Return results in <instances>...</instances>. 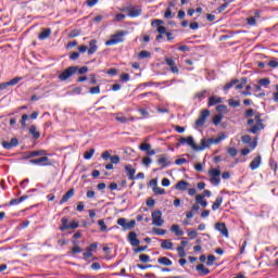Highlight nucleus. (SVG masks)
Listing matches in <instances>:
<instances>
[{
    "label": "nucleus",
    "instance_id": "f257e3e1",
    "mask_svg": "<svg viewBox=\"0 0 278 278\" xmlns=\"http://www.w3.org/2000/svg\"><path fill=\"white\" fill-rule=\"evenodd\" d=\"M245 118H248L247 125L250 127L248 129L249 134H257V131H262L264 127V119H262V113L256 112L253 109H248L244 113Z\"/></svg>",
    "mask_w": 278,
    "mask_h": 278
},
{
    "label": "nucleus",
    "instance_id": "f03ea898",
    "mask_svg": "<svg viewBox=\"0 0 278 278\" xmlns=\"http://www.w3.org/2000/svg\"><path fill=\"white\" fill-rule=\"evenodd\" d=\"M222 140H225V135L218 136L217 138H210V139H202L201 144L197 146L194 143V138L187 137V138H180L179 144H188L193 149V151H203L204 149H207V147H212V144H218L222 142Z\"/></svg>",
    "mask_w": 278,
    "mask_h": 278
},
{
    "label": "nucleus",
    "instance_id": "7ed1b4c3",
    "mask_svg": "<svg viewBox=\"0 0 278 278\" xmlns=\"http://www.w3.org/2000/svg\"><path fill=\"white\" fill-rule=\"evenodd\" d=\"M129 31L127 30H118L115 35H112L110 40L105 42L106 47H112L113 45H118L121 42H125V36H127Z\"/></svg>",
    "mask_w": 278,
    "mask_h": 278
},
{
    "label": "nucleus",
    "instance_id": "20e7f679",
    "mask_svg": "<svg viewBox=\"0 0 278 278\" xmlns=\"http://www.w3.org/2000/svg\"><path fill=\"white\" fill-rule=\"evenodd\" d=\"M77 71H79V66L77 65L67 67L59 75L60 81H66V79H71V77H73Z\"/></svg>",
    "mask_w": 278,
    "mask_h": 278
},
{
    "label": "nucleus",
    "instance_id": "39448f33",
    "mask_svg": "<svg viewBox=\"0 0 278 278\" xmlns=\"http://www.w3.org/2000/svg\"><path fill=\"white\" fill-rule=\"evenodd\" d=\"M117 225H119L124 231H129L136 227V219L127 222V218L121 217L117 219Z\"/></svg>",
    "mask_w": 278,
    "mask_h": 278
},
{
    "label": "nucleus",
    "instance_id": "423d86ee",
    "mask_svg": "<svg viewBox=\"0 0 278 278\" xmlns=\"http://www.w3.org/2000/svg\"><path fill=\"white\" fill-rule=\"evenodd\" d=\"M210 181L213 186H220V169L218 168H211L208 170Z\"/></svg>",
    "mask_w": 278,
    "mask_h": 278
},
{
    "label": "nucleus",
    "instance_id": "0eeeda50",
    "mask_svg": "<svg viewBox=\"0 0 278 278\" xmlns=\"http://www.w3.org/2000/svg\"><path fill=\"white\" fill-rule=\"evenodd\" d=\"M29 164H35L36 166H53V162L47 155L40 156L39 159H31Z\"/></svg>",
    "mask_w": 278,
    "mask_h": 278
},
{
    "label": "nucleus",
    "instance_id": "6e6552de",
    "mask_svg": "<svg viewBox=\"0 0 278 278\" xmlns=\"http://www.w3.org/2000/svg\"><path fill=\"white\" fill-rule=\"evenodd\" d=\"M152 225H155V227H162V225H164V219H162V211L152 212Z\"/></svg>",
    "mask_w": 278,
    "mask_h": 278
},
{
    "label": "nucleus",
    "instance_id": "1a4fd4ad",
    "mask_svg": "<svg viewBox=\"0 0 278 278\" xmlns=\"http://www.w3.org/2000/svg\"><path fill=\"white\" fill-rule=\"evenodd\" d=\"M208 116H210V110H203L200 113L199 118L195 121L197 127H203V125H205V121H207Z\"/></svg>",
    "mask_w": 278,
    "mask_h": 278
},
{
    "label": "nucleus",
    "instance_id": "9d476101",
    "mask_svg": "<svg viewBox=\"0 0 278 278\" xmlns=\"http://www.w3.org/2000/svg\"><path fill=\"white\" fill-rule=\"evenodd\" d=\"M151 25L153 27H156V31L159 34H166V28L164 26H162V25H164V21H162V20H153L151 22Z\"/></svg>",
    "mask_w": 278,
    "mask_h": 278
},
{
    "label": "nucleus",
    "instance_id": "9b49d317",
    "mask_svg": "<svg viewBox=\"0 0 278 278\" xmlns=\"http://www.w3.org/2000/svg\"><path fill=\"white\" fill-rule=\"evenodd\" d=\"M165 64L169 66L172 73L176 75L179 73V67H177L173 58H165Z\"/></svg>",
    "mask_w": 278,
    "mask_h": 278
},
{
    "label": "nucleus",
    "instance_id": "f8f14e48",
    "mask_svg": "<svg viewBox=\"0 0 278 278\" xmlns=\"http://www.w3.org/2000/svg\"><path fill=\"white\" fill-rule=\"evenodd\" d=\"M3 149L10 151V149H14V147H18V139L12 138L11 141H2Z\"/></svg>",
    "mask_w": 278,
    "mask_h": 278
},
{
    "label": "nucleus",
    "instance_id": "ddd939ff",
    "mask_svg": "<svg viewBox=\"0 0 278 278\" xmlns=\"http://www.w3.org/2000/svg\"><path fill=\"white\" fill-rule=\"evenodd\" d=\"M128 242H130L131 247H140L138 235L134 231L128 233Z\"/></svg>",
    "mask_w": 278,
    "mask_h": 278
},
{
    "label": "nucleus",
    "instance_id": "4468645a",
    "mask_svg": "<svg viewBox=\"0 0 278 278\" xmlns=\"http://www.w3.org/2000/svg\"><path fill=\"white\" fill-rule=\"evenodd\" d=\"M215 229H217V231H219L222 236L229 238V230H227V226L225 225V223H217L215 225Z\"/></svg>",
    "mask_w": 278,
    "mask_h": 278
},
{
    "label": "nucleus",
    "instance_id": "2eb2a0df",
    "mask_svg": "<svg viewBox=\"0 0 278 278\" xmlns=\"http://www.w3.org/2000/svg\"><path fill=\"white\" fill-rule=\"evenodd\" d=\"M114 117H115V121H117V123H122L123 125H125L126 123H129V121H134V117H127L123 115V113H115Z\"/></svg>",
    "mask_w": 278,
    "mask_h": 278
},
{
    "label": "nucleus",
    "instance_id": "dca6fc26",
    "mask_svg": "<svg viewBox=\"0 0 278 278\" xmlns=\"http://www.w3.org/2000/svg\"><path fill=\"white\" fill-rule=\"evenodd\" d=\"M125 170L128 179L134 181V179H136V168H132V166L128 164L125 166Z\"/></svg>",
    "mask_w": 278,
    "mask_h": 278
},
{
    "label": "nucleus",
    "instance_id": "f3484780",
    "mask_svg": "<svg viewBox=\"0 0 278 278\" xmlns=\"http://www.w3.org/2000/svg\"><path fill=\"white\" fill-rule=\"evenodd\" d=\"M262 166V156L257 155L256 157H254L252 160V162L250 163V168L251 170H257V168Z\"/></svg>",
    "mask_w": 278,
    "mask_h": 278
},
{
    "label": "nucleus",
    "instance_id": "a211bd4d",
    "mask_svg": "<svg viewBox=\"0 0 278 278\" xmlns=\"http://www.w3.org/2000/svg\"><path fill=\"white\" fill-rule=\"evenodd\" d=\"M72 197H75V189H70L60 200V205H63V203H66Z\"/></svg>",
    "mask_w": 278,
    "mask_h": 278
},
{
    "label": "nucleus",
    "instance_id": "6ab92c4d",
    "mask_svg": "<svg viewBox=\"0 0 278 278\" xmlns=\"http://www.w3.org/2000/svg\"><path fill=\"white\" fill-rule=\"evenodd\" d=\"M188 186H190V184L186 180H180L175 185L176 190H180L181 192H186V190H188Z\"/></svg>",
    "mask_w": 278,
    "mask_h": 278
},
{
    "label": "nucleus",
    "instance_id": "aec40b11",
    "mask_svg": "<svg viewBox=\"0 0 278 278\" xmlns=\"http://www.w3.org/2000/svg\"><path fill=\"white\" fill-rule=\"evenodd\" d=\"M51 36V28H41V33L39 34V40H47Z\"/></svg>",
    "mask_w": 278,
    "mask_h": 278
},
{
    "label": "nucleus",
    "instance_id": "412c9836",
    "mask_svg": "<svg viewBox=\"0 0 278 278\" xmlns=\"http://www.w3.org/2000/svg\"><path fill=\"white\" fill-rule=\"evenodd\" d=\"M97 49H99V47H97V40H94V39L90 40L88 55H92V54L97 53Z\"/></svg>",
    "mask_w": 278,
    "mask_h": 278
},
{
    "label": "nucleus",
    "instance_id": "4be33fe9",
    "mask_svg": "<svg viewBox=\"0 0 278 278\" xmlns=\"http://www.w3.org/2000/svg\"><path fill=\"white\" fill-rule=\"evenodd\" d=\"M173 247H174V243L169 239L162 240L161 242V249L170 251L173 250Z\"/></svg>",
    "mask_w": 278,
    "mask_h": 278
},
{
    "label": "nucleus",
    "instance_id": "5701e85b",
    "mask_svg": "<svg viewBox=\"0 0 278 278\" xmlns=\"http://www.w3.org/2000/svg\"><path fill=\"white\" fill-rule=\"evenodd\" d=\"M159 264L162 266H173V261L166 256H162L157 258Z\"/></svg>",
    "mask_w": 278,
    "mask_h": 278
},
{
    "label": "nucleus",
    "instance_id": "b1692460",
    "mask_svg": "<svg viewBox=\"0 0 278 278\" xmlns=\"http://www.w3.org/2000/svg\"><path fill=\"white\" fill-rule=\"evenodd\" d=\"M29 134L33 135V138L35 140H38V138H40V131H38V128L36 127V125L30 126Z\"/></svg>",
    "mask_w": 278,
    "mask_h": 278
},
{
    "label": "nucleus",
    "instance_id": "393cba45",
    "mask_svg": "<svg viewBox=\"0 0 278 278\" xmlns=\"http://www.w3.org/2000/svg\"><path fill=\"white\" fill-rule=\"evenodd\" d=\"M220 205H223V197L218 195L212 205V211L216 212V210H218Z\"/></svg>",
    "mask_w": 278,
    "mask_h": 278
},
{
    "label": "nucleus",
    "instance_id": "a878e982",
    "mask_svg": "<svg viewBox=\"0 0 278 278\" xmlns=\"http://www.w3.org/2000/svg\"><path fill=\"white\" fill-rule=\"evenodd\" d=\"M195 269L198 273H200V275H210V269H207L203 264L197 265Z\"/></svg>",
    "mask_w": 278,
    "mask_h": 278
},
{
    "label": "nucleus",
    "instance_id": "bb28decb",
    "mask_svg": "<svg viewBox=\"0 0 278 278\" xmlns=\"http://www.w3.org/2000/svg\"><path fill=\"white\" fill-rule=\"evenodd\" d=\"M170 231H173L176 236H184V230H181V228L177 224H174L172 226Z\"/></svg>",
    "mask_w": 278,
    "mask_h": 278
},
{
    "label": "nucleus",
    "instance_id": "cd10ccee",
    "mask_svg": "<svg viewBox=\"0 0 278 278\" xmlns=\"http://www.w3.org/2000/svg\"><path fill=\"white\" fill-rule=\"evenodd\" d=\"M142 14V10L132 8L129 10L128 16H131L132 18L136 16H140Z\"/></svg>",
    "mask_w": 278,
    "mask_h": 278
},
{
    "label": "nucleus",
    "instance_id": "c85d7f7f",
    "mask_svg": "<svg viewBox=\"0 0 278 278\" xmlns=\"http://www.w3.org/2000/svg\"><path fill=\"white\" fill-rule=\"evenodd\" d=\"M216 103H223V99L222 98H217L215 96H212L210 99H208V105L212 106V105H216Z\"/></svg>",
    "mask_w": 278,
    "mask_h": 278
},
{
    "label": "nucleus",
    "instance_id": "c756f323",
    "mask_svg": "<svg viewBox=\"0 0 278 278\" xmlns=\"http://www.w3.org/2000/svg\"><path fill=\"white\" fill-rule=\"evenodd\" d=\"M61 223H62V226L60 227L61 231H66V229H70L68 218L62 217Z\"/></svg>",
    "mask_w": 278,
    "mask_h": 278
},
{
    "label": "nucleus",
    "instance_id": "7c9ffc66",
    "mask_svg": "<svg viewBox=\"0 0 278 278\" xmlns=\"http://www.w3.org/2000/svg\"><path fill=\"white\" fill-rule=\"evenodd\" d=\"M159 164H161L162 168H166L170 162H168V159L166 156H161L157 161Z\"/></svg>",
    "mask_w": 278,
    "mask_h": 278
},
{
    "label": "nucleus",
    "instance_id": "2f4dec72",
    "mask_svg": "<svg viewBox=\"0 0 278 278\" xmlns=\"http://www.w3.org/2000/svg\"><path fill=\"white\" fill-rule=\"evenodd\" d=\"M239 83H240V80H238V79H232L230 83H228V84H226V85L224 86V90L227 91V90L233 88V86H236V84H239Z\"/></svg>",
    "mask_w": 278,
    "mask_h": 278
},
{
    "label": "nucleus",
    "instance_id": "473e14b6",
    "mask_svg": "<svg viewBox=\"0 0 278 278\" xmlns=\"http://www.w3.org/2000/svg\"><path fill=\"white\" fill-rule=\"evenodd\" d=\"M34 157H42L47 155V150H35L33 151Z\"/></svg>",
    "mask_w": 278,
    "mask_h": 278
},
{
    "label": "nucleus",
    "instance_id": "72a5a7b5",
    "mask_svg": "<svg viewBox=\"0 0 278 278\" xmlns=\"http://www.w3.org/2000/svg\"><path fill=\"white\" fill-rule=\"evenodd\" d=\"M28 119H29V115H27V114L22 115L20 123H21V126L23 129H25V127H27Z\"/></svg>",
    "mask_w": 278,
    "mask_h": 278
},
{
    "label": "nucleus",
    "instance_id": "f704fd0d",
    "mask_svg": "<svg viewBox=\"0 0 278 278\" xmlns=\"http://www.w3.org/2000/svg\"><path fill=\"white\" fill-rule=\"evenodd\" d=\"M260 86H263V88H268L270 86V79L269 78H262L258 80Z\"/></svg>",
    "mask_w": 278,
    "mask_h": 278
},
{
    "label": "nucleus",
    "instance_id": "c9c22d12",
    "mask_svg": "<svg viewBox=\"0 0 278 278\" xmlns=\"http://www.w3.org/2000/svg\"><path fill=\"white\" fill-rule=\"evenodd\" d=\"M23 77H15L12 78L10 81L7 83V87L8 86H16V84H18V81H22Z\"/></svg>",
    "mask_w": 278,
    "mask_h": 278
},
{
    "label": "nucleus",
    "instance_id": "e433bc0d",
    "mask_svg": "<svg viewBox=\"0 0 278 278\" xmlns=\"http://www.w3.org/2000/svg\"><path fill=\"white\" fill-rule=\"evenodd\" d=\"M92 155H94V149H90L84 153L85 160H92Z\"/></svg>",
    "mask_w": 278,
    "mask_h": 278
},
{
    "label": "nucleus",
    "instance_id": "4c0bfd02",
    "mask_svg": "<svg viewBox=\"0 0 278 278\" xmlns=\"http://www.w3.org/2000/svg\"><path fill=\"white\" fill-rule=\"evenodd\" d=\"M216 111L219 112L220 114H227V105L219 104L216 106Z\"/></svg>",
    "mask_w": 278,
    "mask_h": 278
},
{
    "label": "nucleus",
    "instance_id": "58836bf2",
    "mask_svg": "<svg viewBox=\"0 0 278 278\" xmlns=\"http://www.w3.org/2000/svg\"><path fill=\"white\" fill-rule=\"evenodd\" d=\"M222 121H223V114H217V115L213 116V123L215 125H220Z\"/></svg>",
    "mask_w": 278,
    "mask_h": 278
},
{
    "label": "nucleus",
    "instance_id": "ea45409f",
    "mask_svg": "<svg viewBox=\"0 0 278 278\" xmlns=\"http://www.w3.org/2000/svg\"><path fill=\"white\" fill-rule=\"evenodd\" d=\"M140 151L148 152L151 149V143L143 142L139 146Z\"/></svg>",
    "mask_w": 278,
    "mask_h": 278
},
{
    "label": "nucleus",
    "instance_id": "a19ab883",
    "mask_svg": "<svg viewBox=\"0 0 278 278\" xmlns=\"http://www.w3.org/2000/svg\"><path fill=\"white\" fill-rule=\"evenodd\" d=\"M153 192H154L155 194H166V190H165L164 188H161V187H157V186H155V187L153 188Z\"/></svg>",
    "mask_w": 278,
    "mask_h": 278
},
{
    "label": "nucleus",
    "instance_id": "79ce46f5",
    "mask_svg": "<svg viewBox=\"0 0 278 278\" xmlns=\"http://www.w3.org/2000/svg\"><path fill=\"white\" fill-rule=\"evenodd\" d=\"M98 225L100 227V231H108V226L105 225V220L103 219L98 220Z\"/></svg>",
    "mask_w": 278,
    "mask_h": 278
},
{
    "label": "nucleus",
    "instance_id": "37998d69",
    "mask_svg": "<svg viewBox=\"0 0 278 278\" xmlns=\"http://www.w3.org/2000/svg\"><path fill=\"white\" fill-rule=\"evenodd\" d=\"M198 236H199V232H197V230L194 229L188 230V237L190 240H194V238H197Z\"/></svg>",
    "mask_w": 278,
    "mask_h": 278
},
{
    "label": "nucleus",
    "instance_id": "c03bdc74",
    "mask_svg": "<svg viewBox=\"0 0 278 278\" xmlns=\"http://www.w3.org/2000/svg\"><path fill=\"white\" fill-rule=\"evenodd\" d=\"M139 260H140V262H143V264H147V263L151 262V256H149L147 254H141L139 256Z\"/></svg>",
    "mask_w": 278,
    "mask_h": 278
},
{
    "label": "nucleus",
    "instance_id": "a18cd8bd",
    "mask_svg": "<svg viewBox=\"0 0 278 278\" xmlns=\"http://www.w3.org/2000/svg\"><path fill=\"white\" fill-rule=\"evenodd\" d=\"M153 233H155L156 236H164L166 235V230L162 229V228H153L152 229Z\"/></svg>",
    "mask_w": 278,
    "mask_h": 278
},
{
    "label": "nucleus",
    "instance_id": "49530a36",
    "mask_svg": "<svg viewBox=\"0 0 278 278\" xmlns=\"http://www.w3.org/2000/svg\"><path fill=\"white\" fill-rule=\"evenodd\" d=\"M229 3H231V1H227L224 4H222L218 9L217 12L220 14V12H225V10H227V8H229Z\"/></svg>",
    "mask_w": 278,
    "mask_h": 278
},
{
    "label": "nucleus",
    "instance_id": "de8ad7c7",
    "mask_svg": "<svg viewBox=\"0 0 278 278\" xmlns=\"http://www.w3.org/2000/svg\"><path fill=\"white\" fill-rule=\"evenodd\" d=\"M139 58L141 60H144V58H151V52L147 51V50H142L140 53H139Z\"/></svg>",
    "mask_w": 278,
    "mask_h": 278
},
{
    "label": "nucleus",
    "instance_id": "09e8293b",
    "mask_svg": "<svg viewBox=\"0 0 278 278\" xmlns=\"http://www.w3.org/2000/svg\"><path fill=\"white\" fill-rule=\"evenodd\" d=\"M151 162H153V160H152L151 157H149V156H144V157L142 159V165H143V166L149 167V166L151 165Z\"/></svg>",
    "mask_w": 278,
    "mask_h": 278
},
{
    "label": "nucleus",
    "instance_id": "8fccbe9b",
    "mask_svg": "<svg viewBox=\"0 0 278 278\" xmlns=\"http://www.w3.org/2000/svg\"><path fill=\"white\" fill-rule=\"evenodd\" d=\"M251 137L249 135H244L241 137V142H243V144H251Z\"/></svg>",
    "mask_w": 278,
    "mask_h": 278
},
{
    "label": "nucleus",
    "instance_id": "3c124183",
    "mask_svg": "<svg viewBox=\"0 0 278 278\" xmlns=\"http://www.w3.org/2000/svg\"><path fill=\"white\" fill-rule=\"evenodd\" d=\"M89 92H90V94H99L101 92V87H99V86L91 87Z\"/></svg>",
    "mask_w": 278,
    "mask_h": 278
},
{
    "label": "nucleus",
    "instance_id": "603ef678",
    "mask_svg": "<svg viewBox=\"0 0 278 278\" xmlns=\"http://www.w3.org/2000/svg\"><path fill=\"white\" fill-rule=\"evenodd\" d=\"M228 104H229L231 108H240V101H236V100H233V99L228 100Z\"/></svg>",
    "mask_w": 278,
    "mask_h": 278
},
{
    "label": "nucleus",
    "instance_id": "864d4df0",
    "mask_svg": "<svg viewBox=\"0 0 278 278\" xmlns=\"http://www.w3.org/2000/svg\"><path fill=\"white\" fill-rule=\"evenodd\" d=\"M214 262H216V256H214V255H208V256H207V262H206L207 266H213V265H214Z\"/></svg>",
    "mask_w": 278,
    "mask_h": 278
},
{
    "label": "nucleus",
    "instance_id": "5fc2aeb1",
    "mask_svg": "<svg viewBox=\"0 0 278 278\" xmlns=\"http://www.w3.org/2000/svg\"><path fill=\"white\" fill-rule=\"evenodd\" d=\"M110 161H111V163H113V164H119V163H121V156H118V155H113V156H111Z\"/></svg>",
    "mask_w": 278,
    "mask_h": 278
},
{
    "label": "nucleus",
    "instance_id": "6e6d98bb",
    "mask_svg": "<svg viewBox=\"0 0 278 278\" xmlns=\"http://www.w3.org/2000/svg\"><path fill=\"white\" fill-rule=\"evenodd\" d=\"M177 252L179 257H186V250L184 249V247H178Z\"/></svg>",
    "mask_w": 278,
    "mask_h": 278
},
{
    "label": "nucleus",
    "instance_id": "4d7b16f0",
    "mask_svg": "<svg viewBox=\"0 0 278 278\" xmlns=\"http://www.w3.org/2000/svg\"><path fill=\"white\" fill-rule=\"evenodd\" d=\"M77 73L78 75H86L88 73V66L78 67Z\"/></svg>",
    "mask_w": 278,
    "mask_h": 278
},
{
    "label": "nucleus",
    "instance_id": "13d9d810",
    "mask_svg": "<svg viewBox=\"0 0 278 278\" xmlns=\"http://www.w3.org/2000/svg\"><path fill=\"white\" fill-rule=\"evenodd\" d=\"M98 244L97 243H91L88 248L87 251H90L91 253L97 252Z\"/></svg>",
    "mask_w": 278,
    "mask_h": 278
},
{
    "label": "nucleus",
    "instance_id": "bf43d9fd",
    "mask_svg": "<svg viewBox=\"0 0 278 278\" xmlns=\"http://www.w3.org/2000/svg\"><path fill=\"white\" fill-rule=\"evenodd\" d=\"M228 153L231 157H236V155H238V150L236 148H229Z\"/></svg>",
    "mask_w": 278,
    "mask_h": 278
},
{
    "label": "nucleus",
    "instance_id": "052dcab7",
    "mask_svg": "<svg viewBox=\"0 0 278 278\" xmlns=\"http://www.w3.org/2000/svg\"><path fill=\"white\" fill-rule=\"evenodd\" d=\"M90 257H92V253L87 250V251L83 254V260L88 261V260H90Z\"/></svg>",
    "mask_w": 278,
    "mask_h": 278
},
{
    "label": "nucleus",
    "instance_id": "680f3d73",
    "mask_svg": "<svg viewBox=\"0 0 278 278\" xmlns=\"http://www.w3.org/2000/svg\"><path fill=\"white\" fill-rule=\"evenodd\" d=\"M115 21L119 23L121 21H125V14L118 13L115 15Z\"/></svg>",
    "mask_w": 278,
    "mask_h": 278
},
{
    "label": "nucleus",
    "instance_id": "e2e57ef3",
    "mask_svg": "<svg viewBox=\"0 0 278 278\" xmlns=\"http://www.w3.org/2000/svg\"><path fill=\"white\" fill-rule=\"evenodd\" d=\"M101 157H102V160L108 161V160H111L112 155L110 154L109 151H104V152L102 153Z\"/></svg>",
    "mask_w": 278,
    "mask_h": 278
},
{
    "label": "nucleus",
    "instance_id": "0e129e2a",
    "mask_svg": "<svg viewBox=\"0 0 278 278\" xmlns=\"http://www.w3.org/2000/svg\"><path fill=\"white\" fill-rule=\"evenodd\" d=\"M129 79H131V76H129V74H122L121 76V80L122 81H129Z\"/></svg>",
    "mask_w": 278,
    "mask_h": 278
},
{
    "label": "nucleus",
    "instance_id": "69168bd1",
    "mask_svg": "<svg viewBox=\"0 0 278 278\" xmlns=\"http://www.w3.org/2000/svg\"><path fill=\"white\" fill-rule=\"evenodd\" d=\"M81 251H84V250L81 248H79L78 245H75L74 248H72L73 255H75V253H81Z\"/></svg>",
    "mask_w": 278,
    "mask_h": 278
},
{
    "label": "nucleus",
    "instance_id": "338daca9",
    "mask_svg": "<svg viewBox=\"0 0 278 278\" xmlns=\"http://www.w3.org/2000/svg\"><path fill=\"white\" fill-rule=\"evenodd\" d=\"M77 227H79V223L76 220L70 223V229H77Z\"/></svg>",
    "mask_w": 278,
    "mask_h": 278
},
{
    "label": "nucleus",
    "instance_id": "774afa93",
    "mask_svg": "<svg viewBox=\"0 0 278 278\" xmlns=\"http://www.w3.org/2000/svg\"><path fill=\"white\" fill-rule=\"evenodd\" d=\"M247 23H248V25H255L256 24V20H255V17H248L247 18Z\"/></svg>",
    "mask_w": 278,
    "mask_h": 278
}]
</instances>
